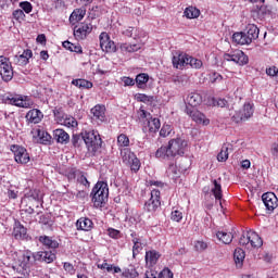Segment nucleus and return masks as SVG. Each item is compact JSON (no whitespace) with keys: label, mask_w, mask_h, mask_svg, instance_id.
<instances>
[{"label":"nucleus","mask_w":278,"mask_h":278,"mask_svg":"<svg viewBox=\"0 0 278 278\" xmlns=\"http://www.w3.org/2000/svg\"><path fill=\"white\" fill-rule=\"evenodd\" d=\"M186 147H188V141L181 138L170 139L167 146H162L156 150L155 157L169 162L170 160H175L177 155H184L186 153Z\"/></svg>","instance_id":"f257e3e1"},{"label":"nucleus","mask_w":278,"mask_h":278,"mask_svg":"<svg viewBox=\"0 0 278 278\" xmlns=\"http://www.w3.org/2000/svg\"><path fill=\"white\" fill-rule=\"evenodd\" d=\"M90 197L94 207H103V205L108 203V199L110 197V188L108 187V182L98 181L92 188Z\"/></svg>","instance_id":"f03ea898"},{"label":"nucleus","mask_w":278,"mask_h":278,"mask_svg":"<svg viewBox=\"0 0 278 278\" xmlns=\"http://www.w3.org/2000/svg\"><path fill=\"white\" fill-rule=\"evenodd\" d=\"M81 136L84 138V143L86 144L88 151H91V153H97L99 149H101L102 140L101 136L98 131L94 130H85L81 132Z\"/></svg>","instance_id":"7ed1b4c3"},{"label":"nucleus","mask_w":278,"mask_h":278,"mask_svg":"<svg viewBox=\"0 0 278 278\" xmlns=\"http://www.w3.org/2000/svg\"><path fill=\"white\" fill-rule=\"evenodd\" d=\"M0 76L5 83L12 81L14 78L12 62H10V59L4 55L0 56Z\"/></svg>","instance_id":"20e7f679"},{"label":"nucleus","mask_w":278,"mask_h":278,"mask_svg":"<svg viewBox=\"0 0 278 278\" xmlns=\"http://www.w3.org/2000/svg\"><path fill=\"white\" fill-rule=\"evenodd\" d=\"M10 149L14 154V160L17 164H29V161L31 159L29 157V152H27V149H25V147L12 144Z\"/></svg>","instance_id":"39448f33"},{"label":"nucleus","mask_w":278,"mask_h":278,"mask_svg":"<svg viewBox=\"0 0 278 278\" xmlns=\"http://www.w3.org/2000/svg\"><path fill=\"white\" fill-rule=\"evenodd\" d=\"M253 105L251 103H245L243 108L237 111L232 116V123H243L244 121H249L251 116H253Z\"/></svg>","instance_id":"423d86ee"},{"label":"nucleus","mask_w":278,"mask_h":278,"mask_svg":"<svg viewBox=\"0 0 278 278\" xmlns=\"http://www.w3.org/2000/svg\"><path fill=\"white\" fill-rule=\"evenodd\" d=\"M2 101L9 105H16V108H29V102L25 96L9 93L3 96Z\"/></svg>","instance_id":"0eeeda50"},{"label":"nucleus","mask_w":278,"mask_h":278,"mask_svg":"<svg viewBox=\"0 0 278 278\" xmlns=\"http://www.w3.org/2000/svg\"><path fill=\"white\" fill-rule=\"evenodd\" d=\"M160 190L152 189L151 198L144 203L146 212L153 213L160 210V205H162V202L160 201Z\"/></svg>","instance_id":"6e6552de"},{"label":"nucleus","mask_w":278,"mask_h":278,"mask_svg":"<svg viewBox=\"0 0 278 278\" xmlns=\"http://www.w3.org/2000/svg\"><path fill=\"white\" fill-rule=\"evenodd\" d=\"M224 60L227 62H235L239 66L249 64V56L242 52V50H236L232 54L226 53Z\"/></svg>","instance_id":"1a4fd4ad"},{"label":"nucleus","mask_w":278,"mask_h":278,"mask_svg":"<svg viewBox=\"0 0 278 278\" xmlns=\"http://www.w3.org/2000/svg\"><path fill=\"white\" fill-rule=\"evenodd\" d=\"M92 23L85 22L74 27V36L77 40H86L89 34H92Z\"/></svg>","instance_id":"9d476101"},{"label":"nucleus","mask_w":278,"mask_h":278,"mask_svg":"<svg viewBox=\"0 0 278 278\" xmlns=\"http://www.w3.org/2000/svg\"><path fill=\"white\" fill-rule=\"evenodd\" d=\"M99 40L100 47L104 53H116V43L110 39L108 33H101Z\"/></svg>","instance_id":"9b49d317"},{"label":"nucleus","mask_w":278,"mask_h":278,"mask_svg":"<svg viewBox=\"0 0 278 278\" xmlns=\"http://www.w3.org/2000/svg\"><path fill=\"white\" fill-rule=\"evenodd\" d=\"M185 112L192 118V121H194V123H198V125H210V119L199 110L187 106Z\"/></svg>","instance_id":"f8f14e48"},{"label":"nucleus","mask_w":278,"mask_h":278,"mask_svg":"<svg viewBox=\"0 0 278 278\" xmlns=\"http://www.w3.org/2000/svg\"><path fill=\"white\" fill-rule=\"evenodd\" d=\"M262 201L267 212H275L278 207V199L274 192H266L262 195Z\"/></svg>","instance_id":"ddd939ff"},{"label":"nucleus","mask_w":278,"mask_h":278,"mask_svg":"<svg viewBox=\"0 0 278 278\" xmlns=\"http://www.w3.org/2000/svg\"><path fill=\"white\" fill-rule=\"evenodd\" d=\"M34 262H45L46 264H53V262H55V253H53L52 251L35 252Z\"/></svg>","instance_id":"4468645a"},{"label":"nucleus","mask_w":278,"mask_h":278,"mask_svg":"<svg viewBox=\"0 0 278 278\" xmlns=\"http://www.w3.org/2000/svg\"><path fill=\"white\" fill-rule=\"evenodd\" d=\"M188 60H189V55L184 52L174 55L172 61L174 68L184 71V68L188 67Z\"/></svg>","instance_id":"2eb2a0df"},{"label":"nucleus","mask_w":278,"mask_h":278,"mask_svg":"<svg viewBox=\"0 0 278 278\" xmlns=\"http://www.w3.org/2000/svg\"><path fill=\"white\" fill-rule=\"evenodd\" d=\"M160 127H162V123L160 122V118L157 117H150L148 118V122L143 126V131H149V134H157L160 131Z\"/></svg>","instance_id":"dca6fc26"},{"label":"nucleus","mask_w":278,"mask_h":278,"mask_svg":"<svg viewBox=\"0 0 278 278\" xmlns=\"http://www.w3.org/2000/svg\"><path fill=\"white\" fill-rule=\"evenodd\" d=\"M42 118H45V114L38 109H33L26 114L27 122L33 123V125H38Z\"/></svg>","instance_id":"f3484780"},{"label":"nucleus","mask_w":278,"mask_h":278,"mask_svg":"<svg viewBox=\"0 0 278 278\" xmlns=\"http://www.w3.org/2000/svg\"><path fill=\"white\" fill-rule=\"evenodd\" d=\"M131 242L134 244L132 247V257H136L140 251L144 248V242L142 241V238L138 236L136 232H131Z\"/></svg>","instance_id":"a211bd4d"},{"label":"nucleus","mask_w":278,"mask_h":278,"mask_svg":"<svg viewBox=\"0 0 278 278\" xmlns=\"http://www.w3.org/2000/svg\"><path fill=\"white\" fill-rule=\"evenodd\" d=\"M34 52L30 49L24 50V52L20 55L14 56V62L18 66H27L29 64V59L33 58Z\"/></svg>","instance_id":"6ab92c4d"},{"label":"nucleus","mask_w":278,"mask_h":278,"mask_svg":"<svg viewBox=\"0 0 278 278\" xmlns=\"http://www.w3.org/2000/svg\"><path fill=\"white\" fill-rule=\"evenodd\" d=\"M53 137L59 144H68L71 142V136L64 129H55Z\"/></svg>","instance_id":"aec40b11"},{"label":"nucleus","mask_w":278,"mask_h":278,"mask_svg":"<svg viewBox=\"0 0 278 278\" xmlns=\"http://www.w3.org/2000/svg\"><path fill=\"white\" fill-rule=\"evenodd\" d=\"M13 236L15 240H27V228L23 227L20 222H16L13 228Z\"/></svg>","instance_id":"412c9836"},{"label":"nucleus","mask_w":278,"mask_h":278,"mask_svg":"<svg viewBox=\"0 0 278 278\" xmlns=\"http://www.w3.org/2000/svg\"><path fill=\"white\" fill-rule=\"evenodd\" d=\"M91 114L93 116V121H100V123H103L105 121V106L97 104L91 109Z\"/></svg>","instance_id":"4be33fe9"},{"label":"nucleus","mask_w":278,"mask_h":278,"mask_svg":"<svg viewBox=\"0 0 278 278\" xmlns=\"http://www.w3.org/2000/svg\"><path fill=\"white\" fill-rule=\"evenodd\" d=\"M186 103H188L190 108H197V105H201V103H203V96L198 92H191L187 96Z\"/></svg>","instance_id":"5701e85b"},{"label":"nucleus","mask_w":278,"mask_h":278,"mask_svg":"<svg viewBox=\"0 0 278 278\" xmlns=\"http://www.w3.org/2000/svg\"><path fill=\"white\" fill-rule=\"evenodd\" d=\"M39 242L43 247H47V249H59L60 248V242L58 240L53 239V237L49 236H40L39 237Z\"/></svg>","instance_id":"b1692460"},{"label":"nucleus","mask_w":278,"mask_h":278,"mask_svg":"<svg viewBox=\"0 0 278 278\" xmlns=\"http://www.w3.org/2000/svg\"><path fill=\"white\" fill-rule=\"evenodd\" d=\"M212 194L215 197L216 201H219V205H223V186L220 185V178L218 180H213V188L211 189Z\"/></svg>","instance_id":"393cba45"},{"label":"nucleus","mask_w":278,"mask_h":278,"mask_svg":"<svg viewBox=\"0 0 278 278\" xmlns=\"http://www.w3.org/2000/svg\"><path fill=\"white\" fill-rule=\"evenodd\" d=\"M161 254L155 250H150L146 252V264L147 266L153 267L157 264V260H160Z\"/></svg>","instance_id":"a878e982"},{"label":"nucleus","mask_w":278,"mask_h":278,"mask_svg":"<svg viewBox=\"0 0 278 278\" xmlns=\"http://www.w3.org/2000/svg\"><path fill=\"white\" fill-rule=\"evenodd\" d=\"M92 219L88 217H80L76 222V228L78 229V231H90V229H92Z\"/></svg>","instance_id":"bb28decb"},{"label":"nucleus","mask_w":278,"mask_h":278,"mask_svg":"<svg viewBox=\"0 0 278 278\" xmlns=\"http://www.w3.org/2000/svg\"><path fill=\"white\" fill-rule=\"evenodd\" d=\"M36 136L38 137L39 144H46V146L51 144V135H49V132L40 128H37L35 129V138Z\"/></svg>","instance_id":"cd10ccee"},{"label":"nucleus","mask_w":278,"mask_h":278,"mask_svg":"<svg viewBox=\"0 0 278 278\" xmlns=\"http://www.w3.org/2000/svg\"><path fill=\"white\" fill-rule=\"evenodd\" d=\"M249 238H250V248L251 249H260L262 244H264V241L262 240V237L257 235L255 231H249Z\"/></svg>","instance_id":"c85d7f7f"},{"label":"nucleus","mask_w":278,"mask_h":278,"mask_svg":"<svg viewBox=\"0 0 278 278\" xmlns=\"http://www.w3.org/2000/svg\"><path fill=\"white\" fill-rule=\"evenodd\" d=\"M247 257V254L244 250L237 248L233 253V260L237 268H242L244 264V258Z\"/></svg>","instance_id":"c756f323"},{"label":"nucleus","mask_w":278,"mask_h":278,"mask_svg":"<svg viewBox=\"0 0 278 278\" xmlns=\"http://www.w3.org/2000/svg\"><path fill=\"white\" fill-rule=\"evenodd\" d=\"M232 41L237 45H251V38L248 37L247 33L240 31L232 35Z\"/></svg>","instance_id":"7c9ffc66"},{"label":"nucleus","mask_w":278,"mask_h":278,"mask_svg":"<svg viewBox=\"0 0 278 278\" xmlns=\"http://www.w3.org/2000/svg\"><path fill=\"white\" fill-rule=\"evenodd\" d=\"M245 35L250 38V41L257 40L260 38V28L255 24H249L245 28Z\"/></svg>","instance_id":"2f4dec72"},{"label":"nucleus","mask_w":278,"mask_h":278,"mask_svg":"<svg viewBox=\"0 0 278 278\" xmlns=\"http://www.w3.org/2000/svg\"><path fill=\"white\" fill-rule=\"evenodd\" d=\"M86 16V9H76L73 11V13L70 16V23H79V21H83Z\"/></svg>","instance_id":"473e14b6"},{"label":"nucleus","mask_w":278,"mask_h":278,"mask_svg":"<svg viewBox=\"0 0 278 278\" xmlns=\"http://www.w3.org/2000/svg\"><path fill=\"white\" fill-rule=\"evenodd\" d=\"M121 155H122V162L124 164H130L131 161L136 157V154L134 152H131L130 149L124 148L121 150Z\"/></svg>","instance_id":"72a5a7b5"},{"label":"nucleus","mask_w":278,"mask_h":278,"mask_svg":"<svg viewBox=\"0 0 278 278\" xmlns=\"http://www.w3.org/2000/svg\"><path fill=\"white\" fill-rule=\"evenodd\" d=\"M216 238L219 242H223V244H231V242H233V235H231V232L217 231Z\"/></svg>","instance_id":"f704fd0d"},{"label":"nucleus","mask_w":278,"mask_h":278,"mask_svg":"<svg viewBox=\"0 0 278 278\" xmlns=\"http://www.w3.org/2000/svg\"><path fill=\"white\" fill-rule=\"evenodd\" d=\"M62 47L67 51H72L73 53H84V50L79 43H73L68 40L63 41Z\"/></svg>","instance_id":"c9c22d12"},{"label":"nucleus","mask_w":278,"mask_h":278,"mask_svg":"<svg viewBox=\"0 0 278 278\" xmlns=\"http://www.w3.org/2000/svg\"><path fill=\"white\" fill-rule=\"evenodd\" d=\"M149 83V74L141 73L136 76L135 84H137V88H147V84Z\"/></svg>","instance_id":"e433bc0d"},{"label":"nucleus","mask_w":278,"mask_h":278,"mask_svg":"<svg viewBox=\"0 0 278 278\" xmlns=\"http://www.w3.org/2000/svg\"><path fill=\"white\" fill-rule=\"evenodd\" d=\"M184 16L186 18H199L201 16V10L197 9V7H188L184 11Z\"/></svg>","instance_id":"4c0bfd02"},{"label":"nucleus","mask_w":278,"mask_h":278,"mask_svg":"<svg viewBox=\"0 0 278 278\" xmlns=\"http://www.w3.org/2000/svg\"><path fill=\"white\" fill-rule=\"evenodd\" d=\"M72 85L76 86V88H83L85 90H90V88H92V83L81 78L73 79Z\"/></svg>","instance_id":"58836bf2"},{"label":"nucleus","mask_w":278,"mask_h":278,"mask_svg":"<svg viewBox=\"0 0 278 278\" xmlns=\"http://www.w3.org/2000/svg\"><path fill=\"white\" fill-rule=\"evenodd\" d=\"M166 175L167 177H169V179H173L174 181L179 179V169H177V165L175 164H169L167 170H166Z\"/></svg>","instance_id":"ea45409f"},{"label":"nucleus","mask_w":278,"mask_h":278,"mask_svg":"<svg viewBox=\"0 0 278 278\" xmlns=\"http://www.w3.org/2000/svg\"><path fill=\"white\" fill-rule=\"evenodd\" d=\"M218 162H227L229 160V146L224 144L220 152L217 154Z\"/></svg>","instance_id":"a19ab883"},{"label":"nucleus","mask_w":278,"mask_h":278,"mask_svg":"<svg viewBox=\"0 0 278 278\" xmlns=\"http://www.w3.org/2000/svg\"><path fill=\"white\" fill-rule=\"evenodd\" d=\"M121 51L126 53H136V51H140V45L122 43Z\"/></svg>","instance_id":"79ce46f5"},{"label":"nucleus","mask_w":278,"mask_h":278,"mask_svg":"<svg viewBox=\"0 0 278 278\" xmlns=\"http://www.w3.org/2000/svg\"><path fill=\"white\" fill-rule=\"evenodd\" d=\"M138 271L136 270V267L135 266H129L127 268L124 269V271L122 273V277H125V278H136L138 277Z\"/></svg>","instance_id":"37998d69"},{"label":"nucleus","mask_w":278,"mask_h":278,"mask_svg":"<svg viewBox=\"0 0 278 278\" xmlns=\"http://www.w3.org/2000/svg\"><path fill=\"white\" fill-rule=\"evenodd\" d=\"M172 81L176 86H186V84H188V76H186V75H176V76L172 77Z\"/></svg>","instance_id":"c03bdc74"},{"label":"nucleus","mask_w":278,"mask_h":278,"mask_svg":"<svg viewBox=\"0 0 278 278\" xmlns=\"http://www.w3.org/2000/svg\"><path fill=\"white\" fill-rule=\"evenodd\" d=\"M29 199L37 201V203H42V193L38 189H33L28 192Z\"/></svg>","instance_id":"a18cd8bd"},{"label":"nucleus","mask_w":278,"mask_h":278,"mask_svg":"<svg viewBox=\"0 0 278 278\" xmlns=\"http://www.w3.org/2000/svg\"><path fill=\"white\" fill-rule=\"evenodd\" d=\"M126 166H130V170H132V173H138L141 166L140 160L135 155V157Z\"/></svg>","instance_id":"49530a36"},{"label":"nucleus","mask_w":278,"mask_h":278,"mask_svg":"<svg viewBox=\"0 0 278 278\" xmlns=\"http://www.w3.org/2000/svg\"><path fill=\"white\" fill-rule=\"evenodd\" d=\"M72 144L75 147V149H79L81 144H84V135H73Z\"/></svg>","instance_id":"de8ad7c7"},{"label":"nucleus","mask_w":278,"mask_h":278,"mask_svg":"<svg viewBox=\"0 0 278 278\" xmlns=\"http://www.w3.org/2000/svg\"><path fill=\"white\" fill-rule=\"evenodd\" d=\"M188 66H190V68H201L203 66V61L189 55Z\"/></svg>","instance_id":"09e8293b"},{"label":"nucleus","mask_w":278,"mask_h":278,"mask_svg":"<svg viewBox=\"0 0 278 278\" xmlns=\"http://www.w3.org/2000/svg\"><path fill=\"white\" fill-rule=\"evenodd\" d=\"M12 16L17 23H23V21H25V12L21 9L13 11Z\"/></svg>","instance_id":"8fccbe9b"},{"label":"nucleus","mask_w":278,"mask_h":278,"mask_svg":"<svg viewBox=\"0 0 278 278\" xmlns=\"http://www.w3.org/2000/svg\"><path fill=\"white\" fill-rule=\"evenodd\" d=\"M26 267L27 265L21 258H18L15 263L12 264V268L13 270H16V273H21L22 270H25Z\"/></svg>","instance_id":"3c124183"},{"label":"nucleus","mask_w":278,"mask_h":278,"mask_svg":"<svg viewBox=\"0 0 278 278\" xmlns=\"http://www.w3.org/2000/svg\"><path fill=\"white\" fill-rule=\"evenodd\" d=\"M123 36H127V38H137L138 36V28L128 27L125 30H123Z\"/></svg>","instance_id":"603ef678"},{"label":"nucleus","mask_w":278,"mask_h":278,"mask_svg":"<svg viewBox=\"0 0 278 278\" xmlns=\"http://www.w3.org/2000/svg\"><path fill=\"white\" fill-rule=\"evenodd\" d=\"M136 99L140 103H153V97L152 96H147L144 93H138L136 96Z\"/></svg>","instance_id":"864d4df0"},{"label":"nucleus","mask_w":278,"mask_h":278,"mask_svg":"<svg viewBox=\"0 0 278 278\" xmlns=\"http://www.w3.org/2000/svg\"><path fill=\"white\" fill-rule=\"evenodd\" d=\"M239 244L240 247H247L248 249H251V245H250V238H249V231L248 232H244L240 239H239Z\"/></svg>","instance_id":"5fc2aeb1"},{"label":"nucleus","mask_w":278,"mask_h":278,"mask_svg":"<svg viewBox=\"0 0 278 278\" xmlns=\"http://www.w3.org/2000/svg\"><path fill=\"white\" fill-rule=\"evenodd\" d=\"M118 147H129V137L125 134H121L117 137Z\"/></svg>","instance_id":"6e6d98bb"},{"label":"nucleus","mask_w":278,"mask_h":278,"mask_svg":"<svg viewBox=\"0 0 278 278\" xmlns=\"http://www.w3.org/2000/svg\"><path fill=\"white\" fill-rule=\"evenodd\" d=\"M20 8L26 14H31V10H34V7L31 5V2H28V1L20 2Z\"/></svg>","instance_id":"4d7b16f0"},{"label":"nucleus","mask_w":278,"mask_h":278,"mask_svg":"<svg viewBox=\"0 0 278 278\" xmlns=\"http://www.w3.org/2000/svg\"><path fill=\"white\" fill-rule=\"evenodd\" d=\"M35 254H36V253H33V252L29 251V250L25 251L24 254H23V261H24V263L27 265V264H31V262H36V261H34V255H35Z\"/></svg>","instance_id":"13d9d810"},{"label":"nucleus","mask_w":278,"mask_h":278,"mask_svg":"<svg viewBox=\"0 0 278 278\" xmlns=\"http://www.w3.org/2000/svg\"><path fill=\"white\" fill-rule=\"evenodd\" d=\"M170 131H173V127L168 124H164L160 130V136L166 138L167 136H170Z\"/></svg>","instance_id":"bf43d9fd"},{"label":"nucleus","mask_w":278,"mask_h":278,"mask_svg":"<svg viewBox=\"0 0 278 278\" xmlns=\"http://www.w3.org/2000/svg\"><path fill=\"white\" fill-rule=\"evenodd\" d=\"M184 218V213L179 210L173 208L172 211V220H175V223H179Z\"/></svg>","instance_id":"052dcab7"},{"label":"nucleus","mask_w":278,"mask_h":278,"mask_svg":"<svg viewBox=\"0 0 278 278\" xmlns=\"http://www.w3.org/2000/svg\"><path fill=\"white\" fill-rule=\"evenodd\" d=\"M213 104L217 105V108H228L229 102H227L225 99L219 98V99H213Z\"/></svg>","instance_id":"680f3d73"},{"label":"nucleus","mask_w":278,"mask_h":278,"mask_svg":"<svg viewBox=\"0 0 278 278\" xmlns=\"http://www.w3.org/2000/svg\"><path fill=\"white\" fill-rule=\"evenodd\" d=\"M108 235L110 236V238H113L114 240H118V238H121V231L114 228H109Z\"/></svg>","instance_id":"e2e57ef3"},{"label":"nucleus","mask_w":278,"mask_h":278,"mask_svg":"<svg viewBox=\"0 0 278 278\" xmlns=\"http://www.w3.org/2000/svg\"><path fill=\"white\" fill-rule=\"evenodd\" d=\"M63 268L65 273H68V275H75V266H73V264L65 262L63 264Z\"/></svg>","instance_id":"0e129e2a"},{"label":"nucleus","mask_w":278,"mask_h":278,"mask_svg":"<svg viewBox=\"0 0 278 278\" xmlns=\"http://www.w3.org/2000/svg\"><path fill=\"white\" fill-rule=\"evenodd\" d=\"M65 127H77V119L75 117H67L64 119Z\"/></svg>","instance_id":"69168bd1"},{"label":"nucleus","mask_w":278,"mask_h":278,"mask_svg":"<svg viewBox=\"0 0 278 278\" xmlns=\"http://www.w3.org/2000/svg\"><path fill=\"white\" fill-rule=\"evenodd\" d=\"M159 277H161V278H173V271L168 268H164L161 273H159Z\"/></svg>","instance_id":"338daca9"},{"label":"nucleus","mask_w":278,"mask_h":278,"mask_svg":"<svg viewBox=\"0 0 278 278\" xmlns=\"http://www.w3.org/2000/svg\"><path fill=\"white\" fill-rule=\"evenodd\" d=\"M146 278H162L160 274L153 269L146 271Z\"/></svg>","instance_id":"774afa93"}]
</instances>
